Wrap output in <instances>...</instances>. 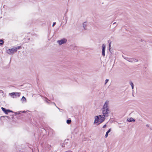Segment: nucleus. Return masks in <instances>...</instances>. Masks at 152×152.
<instances>
[{
	"label": "nucleus",
	"mask_w": 152,
	"mask_h": 152,
	"mask_svg": "<svg viewBox=\"0 0 152 152\" xmlns=\"http://www.w3.org/2000/svg\"><path fill=\"white\" fill-rule=\"evenodd\" d=\"M4 43V41L3 40H0V45H1L3 44Z\"/></svg>",
	"instance_id": "nucleus-14"
},
{
	"label": "nucleus",
	"mask_w": 152,
	"mask_h": 152,
	"mask_svg": "<svg viewBox=\"0 0 152 152\" xmlns=\"http://www.w3.org/2000/svg\"><path fill=\"white\" fill-rule=\"evenodd\" d=\"M105 117L103 115H99L96 116L95 118L94 124H96V123L98 124L102 123L105 119Z\"/></svg>",
	"instance_id": "nucleus-2"
},
{
	"label": "nucleus",
	"mask_w": 152,
	"mask_h": 152,
	"mask_svg": "<svg viewBox=\"0 0 152 152\" xmlns=\"http://www.w3.org/2000/svg\"><path fill=\"white\" fill-rule=\"evenodd\" d=\"M16 94H18V96H20V94H21L20 93H12L10 94V95L11 96H15V95H16Z\"/></svg>",
	"instance_id": "nucleus-6"
},
{
	"label": "nucleus",
	"mask_w": 152,
	"mask_h": 152,
	"mask_svg": "<svg viewBox=\"0 0 152 152\" xmlns=\"http://www.w3.org/2000/svg\"><path fill=\"white\" fill-rule=\"evenodd\" d=\"M109 101L107 100L104 104L102 110L103 115L105 117L108 116V114L110 113V110L109 107Z\"/></svg>",
	"instance_id": "nucleus-1"
},
{
	"label": "nucleus",
	"mask_w": 152,
	"mask_h": 152,
	"mask_svg": "<svg viewBox=\"0 0 152 152\" xmlns=\"http://www.w3.org/2000/svg\"><path fill=\"white\" fill-rule=\"evenodd\" d=\"M1 109L4 112V113L5 112V111H6V110L3 107H2L1 108Z\"/></svg>",
	"instance_id": "nucleus-17"
},
{
	"label": "nucleus",
	"mask_w": 152,
	"mask_h": 152,
	"mask_svg": "<svg viewBox=\"0 0 152 152\" xmlns=\"http://www.w3.org/2000/svg\"><path fill=\"white\" fill-rule=\"evenodd\" d=\"M71 122V120H67L66 121V123L68 124H69Z\"/></svg>",
	"instance_id": "nucleus-12"
},
{
	"label": "nucleus",
	"mask_w": 152,
	"mask_h": 152,
	"mask_svg": "<svg viewBox=\"0 0 152 152\" xmlns=\"http://www.w3.org/2000/svg\"><path fill=\"white\" fill-rule=\"evenodd\" d=\"M16 52V49L14 47L12 48L9 49L7 51V53L9 54H12Z\"/></svg>",
	"instance_id": "nucleus-3"
},
{
	"label": "nucleus",
	"mask_w": 152,
	"mask_h": 152,
	"mask_svg": "<svg viewBox=\"0 0 152 152\" xmlns=\"http://www.w3.org/2000/svg\"><path fill=\"white\" fill-rule=\"evenodd\" d=\"M67 42V39L65 38H63L61 40L57 41V42L59 45H61Z\"/></svg>",
	"instance_id": "nucleus-4"
},
{
	"label": "nucleus",
	"mask_w": 152,
	"mask_h": 152,
	"mask_svg": "<svg viewBox=\"0 0 152 152\" xmlns=\"http://www.w3.org/2000/svg\"><path fill=\"white\" fill-rule=\"evenodd\" d=\"M106 46L104 44H103L102 46V53L103 56H105V50Z\"/></svg>",
	"instance_id": "nucleus-5"
},
{
	"label": "nucleus",
	"mask_w": 152,
	"mask_h": 152,
	"mask_svg": "<svg viewBox=\"0 0 152 152\" xmlns=\"http://www.w3.org/2000/svg\"><path fill=\"white\" fill-rule=\"evenodd\" d=\"M106 127V124H105L103 126V128H105V127Z\"/></svg>",
	"instance_id": "nucleus-20"
},
{
	"label": "nucleus",
	"mask_w": 152,
	"mask_h": 152,
	"mask_svg": "<svg viewBox=\"0 0 152 152\" xmlns=\"http://www.w3.org/2000/svg\"><path fill=\"white\" fill-rule=\"evenodd\" d=\"M21 100L23 102H26V99L24 96H23L21 99Z\"/></svg>",
	"instance_id": "nucleus-10"
},
{
	"label": "nucleus",
	"mask_w": 152,
	"mask_h": 152,
	"mask_svg": "<svg viewBox=\"0 0 152 152\" xmlns=\"http://www.w3.org/2000/svg\"><path fill=\"white\" fill-rule=\"evenodd\" d=\"M111 129H110L106 133V134L105 135V137L106 138L107 137L108 135V133L110 132Z\"/></svg>",
	"instance_id": "nucleus-8"
},
{
	"label": "nucleus",
	"mask_w": 152,
	"mask_h": 152,
	"mask_svg": "<svg viewBox=\"0 0 152 152\" xmlns=\"http://www.w3.org/2000/svg\"><path fill=\"white\" fill-rule=\"evenodd\" d=\"M83 27L85 29V27L86 26V23H83Z\"/></svg>",
	"instance_id": "nucleus-16"
},
{
	"label": "nucleus",
	"mask_w": 152,
	"mask_h": 152,
	"mask_svg": "<svg viewBox=\"0 0 152 152\" xmlns=\"http://www.w3.org/2000/svg\"><path fill=\"white\" fill-rule=\"evenodd\" d=\"M128 61L130 62H133V61H134L133 59L131 58L129 59V60H128Z\"/></svg>",
	"instance_id": "nucleus-13"
},
{
	"label": "nucleus",
	"mask_w": 152,
	"mask_h": 152,
	"mask_svg": "<svg viewBox=\"0 0 152 152\" xmlns=\"http://www.w3.org/2000/svg\"><path fill=\"white\" fill-rule=\"evenodd\" d=\"M108 81H109V80L108 79H106L105 80V85L108 82Z\"/></svg>",
	"instance_id": "nucleus-18"
},
{
	"label": "nucleus",
	"mask_w": 152,
	"mask_h": 152,
	"mask_svg": "<svg viewBox=\"0 0 152 152\" xmlns=\"http://www.w3.org/2000/svg\"><path fill=\"white\" fill-rule=\"evenodd\" d=\"M146 126H147V127H148V125H146Z\"/></svg>",
	"instance_id": "nucleus-23"
},
{
	"label": "nucleus",
	"mask_w": 152,
	"mask_h": 152,
	"mask_svg": "<svg viewBox=\"0 0 152 152\" xmlns=\"http://www.w3.org/2000/svg\"><path fill=\"white\" fill-rule=\"evenodd\" d=\"M54 105H55V106H56V104H55V103H54Z\"/></svg>",
	"instance_id": "nucleus-24"
},
{
	"label": "nucleus",
	"mask_w": 152,
	"mask_h": 152,
	"mask_svg": "<svg viewBox=\"0 0 152 152\" xmlns=\"http://www.w3.org/2000/svg\"><path fill=\"white\" fill-rule=\"evenodd\" d=\"M129 84L132 86V89H133L134 88V85L132 81H130L129 82Z\"/></svg>",
	"instance_id": "nucleus-11"
},
{
	"label": "nucleus",
	"mask_w": 152,
	"mask_h": 152,
	"mask_svg": "<svg viewBox=\"0 0 152 152\" xmlns=\"http://www.w3.org/2000/svg\"><path fill=\"white\" fill-rule=\"evenodd\" d=\"M127 121L129 122H134L135 121V120L134 119L132 118H130L127 119Z\"/></svg>",
	"instance_id": "nucleus-7"
},
{
	"label": "nucleus",
	"mask_w": 152,
	"mask_h": 152,
	"mask_svg": "<svg viewBox=\"0 0 152 152\" xmlns=\"http://www.w3.org/2000/svg\"><path fill=\"white\" fill-rule=\"evenodd\" d=\"M115 23H113V24H114Z\"/></svg>",
	"instance_id": "nucleus-25"
},
{
	"label": "nucleus",
	"mask_w": 152,
	"mask_h": 152,
	"mask_svg": "<svg viewBox=\"0 0 152 152\" xmlns=\"http://www.w3.org/2000/svg\"><path fill=\"white\" fill-rule=\"evenodd\" d=\"M9 112H12V111L11 110H6V111H5L4 113L6 114H7Z\"/></svg>",
	"instance_id": "nucleus-9"
},
{
	"label": "nucleus",
	"mask_w": 152,
	"mask_h": 152,
	"mask_svg": "<svg viewBox=\"0 0 152 152\" xmlns=\"http://www.w3.org/2000/svg\"><path fill=\"white\" fill-rule=\"evenodd\" d=\"M18 96V94H16V95H15V96Z\"/></svg>",
	"instance_id": "nucleus-22"
},
{
	"label": "nucleus",
	"mask_w": 152,
	"mask_h": 152,
	"mask_svg": "<svg viewBox=\"0 0 152 152\" xmlns=\"http://www.w3.org/2000/svg\"><path fill=\"white\" fill-rule=\"evenodd\" d=\"M13 98H15V97H14V96H13Z\"/></svg>",
	"instance_id": "nucleus-26"
},
{
	"label": "nucleus",
	"mask_w": 152,
	"mask_h": 152,
	"mask_svg": "<svg viewBox=\"0 0 152 152\" xmlns=\"http://www.w3.org/2000/svg\"><path fill=\"white\" fill-rule=\"evenodd\" d=\"M65 152H72V151H66Z\"/></svg>",
	"instance_id": "nucleus-21"
},
{
	"label": "nucleus",
	"mask_w": 152,
	"mask_h": 152,
	"mask_svg": "<svg viewBox=\"0 0 152 152\" xmlns=\"http://www.w3.org/2000/svg\"><path fill=\"white\" fill-rule=\"evenodd\" d=\"M56 24V22H54L53 23V25H52V26L53 27Z\"/></svg>",
	"instance_id": "nucleus-19"
},
{
	"label": "nucleus",
	"mask_w": 152,
	"mask_h": 152,
	"mask_svg": "<svg viewBox=\"0 0 152 152\" xmlns=\"http://www.w3.org/2000/svg\"><path fill=\"white\" fill-rule=\"evenodd\" d=\"M14 48H15L16 49V51H17L18 49H19L21 48V47L20 46H18L17 47H14Z\"/></svg>",
	"instance_id": "nucleus-15"
}]
</instances>
